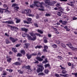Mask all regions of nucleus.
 Here are the masks:
<instances>
[{
	"instance_id": "1",
	"label": "nucleus",
	"mask_w": 77,
	"mask_h": 77,
	"mask_svg": "<svg viewBox=\"0 0 77 77\" xmlns=\"http://www.w3.org/2000/svg\"><path fill=\"white\" fill-rule=\"evenodd\" d=\"M34 3V5H30V8H33L34 6H36V7L37 8H39V7H40V8H38V9L39 10V11H44V7L42 6V5L44 4V3L43 2H42V3L39 2L37 1H35ZM39 5H41L40 7H39Z\"/></svg>"
},
{
	"instance_id": "2",
	"label": "nucleus",
	"mask_w": 77,
	"mask_h": 77,
	"mask_svg": "<svg viewBox=\"0 0 77 77\" xmlns=\"http://www.w3.org/2000/svg\"><path fill=\"white\" fill-rule=\"evenodd\" d=\"M31 11L29 9H28V10H25L23 11L22 12V14H25L26 12L27 13V15L29 17H34V15H32V14H30L31 12Z\"/></svg>"
},
{
	"instance_id": "3",
	"label": "nucleus",
	"mask_w": 77,
	"mask_h": 77,
	"mask_svg": "<svg viewBox=\"0 0 77 77\" xmlns=\"http://www.w3.org/2000/svg\"><path fill=\"white\" fill-rule=\"evenodd\" d=\"M38 66L39 67V68L36 70V71L38 73H39V72L42 71L44 69V68L43 66L40 65L39 66V65H38Z\"/></svg>"
},
{
	"instance_id": "4",
	"label": "nucleus",
	"mask_w": 77,
	"mask_h": 77,
	"mask_svg": "<svg viewBox=\"0 0 77 77\" xmlns=\"http://www.w3.org/2000/svg\"><path fill=\"white\" fill-rule=\"evenodd\" d=\"M27 37L28 39L29 40H32V41H35L36 39V36L34 35L33 37H32V38L31 37V36H30L29 35H27Z\"/></svg>"
},
{
	"instance_id": "5",
	"label": "nucleus",
	"mask_w": 77,
	"mask_h": 77,
	"mask_svg": "<svg viewBox=\"0 0 77 77\" xmlns=\"http://www.w3.org/2000/svg\"><path fill=\"white\" fill-rule=\"evenodd\" d=\"M10 39L11 41L12 42H15L18 41L17 38H14L12 37H10Z\"/></svg>"
},
{
	"instance_id": "6",
	"label": "nucleus",
	"mask_w": 77,
	"mask_h": 77,
	"mask_svg": "<svg viewBox=\"0 0 77 77\" xmlns=\"http://www.w3.org/2000/svg\"><path fill=\"white\" fill-rule=\"evenodd\" d=\"M30 34L31 36H32V37H33L34 36H35V35H37V36H39V37L41 36V35L38 33L34 34L32 32L30 33Z\"/></svg>"
},
{
	"instance_id": "7",
	"label": "nucleus",
	"mask_w": 77,
	"mask_h": 77,
	"mask_svg": "<svg viewBox=\"0 0 77 77\" xmlns=\"http://www.w3.org/2000/svg\"><path fill=\"white\" fill-rule=\"evenodd\" d=\"M66 45H68L69 48L72 49L73 51H74V50H77V48H74L72 46H69V43H68V44H66Z\"/></svg>"
},
{
	"instance_id": "8",
	"label": "nucleus",
	"mask_w": 77,
	"mask_h": 77,
	"mask_svg": "<svg viewBox=\"0 0 77 77\" xmlns=\"http://www.w3.org/2000/svg\"><path fill=\"white\" fill-rule=\"evenodd\" d=\"M45 2L47 5H50V4H51V3L50 2V0H46L45 1Z\"/></svg>"
},
{
	"instance_id": "9",
	"label": "nucleus",
	"mask_w": 77,
	"mask_h": 77,
	"mask_svg": "<svg viewBox=\"0 0 77 77\" xmlns=\"http://www.w3.org/2000/svg\"><path fill=\"white\" fill-rule=\"evenodd\" d=\"M44 49H43L44 52H46L47 51V49L48 48V47L47 46H45L44 47Z\"/></svg>"
},
{
	"instance_id": "10",
	"label": "nucleus",
	"mask_w": 77,
	"mask_h": 77,
	"mask_svg": "<svg viewBox=\"0 0 77 77\" xmlns=\"http://www.w3.org/2000/svg\"><path fill=\"white\" fill-rule=\"evenodd\" d=\"M14 12H17L18 11V9H19V7H14Z\"/></svg>"
},
{
	"instance_id": "11",
	"label": "nucleus",
	"mask_w": 77,
	"mask_h": 77,
	"mask_svg": "<svg viewBox=\"0 0 77 77\" xmlns=\"http://www.w3.org/2000/svg\"><path fill=\"white\" fill-rule=\"evenodd\" d=\"M13 65H21V63L19 62H16L13 63Z\"/></svg>"
},
{
	"instance_id": "12",
	"label": "nucleus",
	"mask_w": 77,
	"mask_h": 77,
	"mask_svg": "<svg viewBox=\"0 0 77 77\" xmlns=\"http://www.w3.org/2000/svg\"><path fill=\"white\" fill-rule=\"evenodd\" d=\"M52 27L53 29H55V33H56L57 34H59V32L57 31V29H56V28H54L53 27Z\"/></svg>"
},
{
	"instance_id": "13",
	"label": "nucleus",
	"mask_w": 77,
	"mask_h": 77,
	"mask_svg": "<svg viewBox=\"0 0 77 77\" xmlns=\"http://www.w3.org/2000/svg\"><path fill=\"white\" fill-rule=\"evenodd\" d=\"M44 42L45 43H47V38L46 37H45L43 38Z\"/></svg>"
},
{
	"instance_id": "14",
	"label": "nucleus",
	"mask_w": 77,
	"mask_h": 77,
	"mask_svg": "<svg viewBox=\"0 0 77 77\" xmlns=\"http://www.w3.org/2000/svg\"><path fill=\"white\" fill-rule=\"evenodd\" d=\"M5 23H7V24H14V22L12 21H11L5 22Z\"/></svg>"
},
{
	"instance_id": "15",
	"label": "nucleus",
	"mask_w": 77,
	"mask_h": 77,
	"mask_svg": "<svg viewBox=\"0 0 77 77\" xmlns=\"http://www.w3.org/2000/svg\"><path fill=\"white\" fill-rule=\"evenodd\" d=\"M21 30L23 31H24L25 32H27L28 30V29L26 28H21Z\"/></svg>"
},
{
	"instance_id": "16",
	"label": "nucleus",
	"mask_w": 77,
	"mask_h": 77,
	"mask_svg": "<svg viewBox=\"0 0 77 77\" xmlns=\"http://www.w3.org/2000/svg\"><path fill=\"white\" fill-rule=\"evenodd\" d=\"M36 59L38 61H42L43 60V59L40 57H37Z\"/></svg>"
},
{
	"instance_id": "17",
	"label": "nucleus",
	"mask_w": 77,
	"mask_h": 77,
	"mask_svg": "<svg viewBox=\"0 0 77 77\" xmlns=\"http://www.w3.org/2000/svg\"><path fill=\"white\" fill-rule=\"evenodd\" d=\"M37 31L40 33H41V34H42V33H43V31L42 30L38 29L37 30Z\"/></svg>"
},
{
	"instance_id": "18",
	"label": "nucleus",
	"mask_w": 77,
	"mask_h": 77,
	"mask_svg": "<svg viewBox=\"0 0 77 77\" xmlns=\"http://www.w3.org/2000/svg\"><path fill=\"white\" fill-rule=\"evenodd\" d=\"M26 56L27 57L28 59H29L31 58V57H32V55H29V54H27L26 55Z\"/></svg>"
},
{
	"instance_id": "19",
	"label": "nucleus",
	"mask_w": 77,
	"mask_h": 77,
	"mask_svg": "<svg viewBox=\"0 0 77 77\" xmlns=\"http://www.w3.org/2000/svg\"><path fill=\"white\" fill-rule=\"evenodd\" d=\"M42 48V46H37L35 47V48L37 49V48Z\"/></svg>"
},
{
	"instance_id": "20",
	"label": "nucleus",
	"mask_w": 77,
	"mask_h": 77,
	"mask_svg": "<svg viewBox=\"0 0 77 77\" xmlns=\"http://www.w3.org/2000/svg\"><path fill=\"white\" fill-rule=\"evenodd\" d=\"M66 23H67L66 21H63L62 22V24L63 25H65L66 24Z\"/></svg>"
},
{
	"instance_id": "21",
	"label": "nucleus",
	"mask_w": 77,
	"mask_h": 77,
	"mask_svg": "<svg viewBox=\"0 0 77 77\" xmlns=\"http://www.w3.org/2000/svg\"><path fill=\"white\" fill-rule=\"evenodd\" d=\"M12 50L14 52V53H16V52H17V48H12Z\"/></svg>"
},
{
	"instance_id": "22",
	"label": "nucleus",
	"mask_w": 77,
	"mask_h": 77,
	"mask_svg": "<svg viewBox=\"0 0 77 77\" xmlns=\"http://www.w3.org/2000/svg\"><path fill=\"white\" fill-rule=\"evenodd\" d=\"M57 2L56 1H52L51 2V3L50 5H53V4H56Z\"/></svg>"
},
{
	"instance_id": "23",
	"label": "nucleus",
	"mask_w": 77,
	"mask_h": 77,
	"mask_svg": "<svg viewBox=\"0 0 77 77\" xmlns=\"http://www.w3.org/2000/svg\"><path fill=\"white\" fill-rule=\"evenodd\" d=\"M11 60H12V59L11 58H9L7 60L8 62H9V63H10L11 61Z\"/></svg>"
},
{
	"instance_id": "24",
	"label": "nucleus",
	"mask_w": 77,
	"mask_h": 77,
	"mask_svg": "<svg viewBox=\"0 0 77 77\" xmlns=\"http://www.w3.org/2000/svg\"><path fill=\"white\" fill-rule=\"evenodd\" d=\"M62 74H65L66 73V71L65 70H63L62 71Z\"/></svg>"
},
{
	"instance_id": "25",
	"label": "nucleus",
	"mask_w": 77,
	"mask_h": 77,
	"mask_svg": "<svg viewBox=\"0 0 77 77\" xmlns=\"http://www.w3.org/2000/svg\"><path fill=\"white\" fill-rule=\"evenodd\" d=\"M16 23H18L20 21V20L19 19H18L17 18H16Z\"/></svg>"
},
{
	"instance_id": "26",
	"label": "nucleus",
	"mask_w": 77,
	"mask_h": 77,
	"mask_svg": "<svg viewBox=\"0 0 77 77\" xmlns=\"http://www.w3.org/2000/svg\"><path fill=\"white\" fill-rule=\"evenodd\" d=\"M28 47V44L25 43V46L24 47V48L26 47V48H27V47Z\"/></svg>"
},
{
	"instance_id": "27",
	"label": "nucleus",
	"mask_w": 77,
	"mask_h": 77,
	"mask_svg": "<svg viewBox=\"0 0 77 77\" xmlns=\"http://www.w3.org/2000/svg\"><path fill=\"white\" fill-rule=\"evenodd\" d=\"M52 46L54 48H57V45H56V44L53 45H52Z\"/></svg>"
},
{
	"instance_id": "28",
	"label": "nucleus",
	"mask_w": 77,
	"mask_h": 77,
	"mask_svg": "<svg viewBox=\"0 0 77 77\" xmlns=\"http://www.w3.org/2000/svg\"><path fill=\"white\" fill-rule=\"evenodd\" d=\"M20 52H21V53L22 54H25V51L24 50H21L20 51Z\"/></svg>"
},
{
	"instance_id": "29",
	"label": "nucleus",
	"mask_w": 77,
	"mask_h": 77,
	"mask_svg": "<svg viewBox=\"0 0 77 77\" xmlns=\"http://www.w3.org/2000/svg\"><path fill=\"white\" fill-rule=\"evenodd\" d=\"M48 61H47V59H45V61L43 62V63H46Z\"/></svg>"
},
{
	"instance_id": "30",
	"label": "nucleus",
	"mask_w": 77,
	"mask_h": 77,
	"mask_svg": "<svg viewBox=\"0 0 77 77\" xmlns=\"http://www.w3.org/2000/svg\"><path fill=\"white\" fill-rule=\"evenodd\" d=\"M11 29L13 31L14 30V29H15V27L14 26H11Z\"/></svg>"
},
{
	"instance_id": "31",
	"label": "nucleus",
	"mask_w": 77,
	"mask_h": 77,
	"mask_svg": "<svg viewBox=\"0 0 77 77\" xmlns=\"http://www.w3.org/2000/svg\"><path fill=\"white\" fill-rule=\"evenodd\" d=\"M50 66V65L49 64H46L45 65V68H46L47 67H49Z\"/></svg>"
},
{
	"instance_id": "32",
	"label": "nucleus",
	"mask_w": 77,
	"mask_h": 77,
	"mask_svg": "<svg viewBox=\"0 0 77 77\" xmlns=\"http://www.w3.org/2000/svg\"><path fill=\"white\" fill-rule=\"evenodd\" d=\"M61 46H62V47L63 48H65L66 47V46H65V44L62 43L61 44Z\"/></svg>"
},
{
	"instance_id": "33",
	"label": "nucleus",
	"mask_w": 77,
	"mask_h": 77,
	"mask_svg": "<svg viewBox=\"0 0 77 77\" xmlns=\"http://www.w3.org/2000/svg\"><path fill=\"white\" fill-rule=\"evenodd\" d=\"M3 73V75H6V74H7V72H6V71H4Z\"/></svg>"
},
{
	"instance_id": "34",
	"label": "nucleus",
	"mask_w": 77,
	"mask_h": 77,
	"mask_svg": "<svg viewBox=\"0 0 77 77\" xmlns=\"http://www.w3.org/2000/svg\"><path fill=\"white\" fill-rule=\"evenodd\" d=\"M44 72L46 74H47L48 72V70L46 69L45 70Z\"/></svg>"
},
{
	"instance_id": "35",
	"label": "nucleus",
	"mask_w": 77,
	"mask_h": 77,
	"mask_svg": "<svg viewBox=\"0 0 77 77\" xmlns=\"http://www.w3.org/2000/svg\"><path fill=\"white\" fill-rule=\"evenodd\" d=\"M32 69H28V71L29 72H32Z\"/></svg>"
},
{
	"instance_id": "36",
	"label": "nucleus",
	"mask_w": 77,
	"mask_h": 77,
	"mask_svg": "<svg viewBox=\"0 0 77 77\" xmlns=\"http://www.w3.org/2000/svg\"><path fill=\"white\" fill-rule=\"evenodd\" d=\"M38 75H44V74L43 73H40L38 74Z\"/></svg>"
},
{
	"instance_id": "37",
	"label": "nucleus",
	"mask_w": 77,
	"mask_h": 77,
	"mask_svg": "<svg viewBox=\"0 0 77 77\" xmlns=\"http://www.w3.org/2000/svg\"><path fill=\"white\" fill-rule=\"evenodd\" d=\"M55 42L57 44H59L60 43V41H59V40H56L55 41Z\"/></svg>"
},
{
	"instance_id": "38",
	"label": "nucleus",
	"mask_w": 77,
	"mask_h": 77,
	"mask_svg": "<svg viewBox=\"0 0 77 77\" xmlns=\"http://www.w3.org/2000/svg\"><path fill=\"white\" fill-rule=\"evenodd\" d=\"M17 71L18 72H19L20 74H23V71H21L20 70H17Z\"/></svg>"
},
{
	"instance_id": "39",
	"label": "nucleus",
	"mask_w": 77,
	"mask_h": 77,
	"mask_svg": "<svg viewBox=\"0 0 77 77\" xmlns=\"http://www.w3.org/2000/svg\"><path fill=\"white\" fill-rule=\"evenodd\" d=\"M6 44H9V40L8 39H6Z\"/></svg>"
},
{
	"instance_id": "40",
	"label": "nucleus",
	"mask_w": 77,
	"mask_h": 77,
	"mask_svg": "<svg viewBox=\"0 0 77 77\" xmlns=\"http://www.w3.org/2000/svg\"><path fill=\"white\" fill-rule=\"evenodd\" d=\"M16 6H18V5H17L15 4H14L12 5V7H14Z\"/></svg>"
},
{
	"instance_id": "41",
	"label": "nucleus",
	"mask_w": 77,
	"mask_h": 77,
	"mask_svg": "<svg viewBox=\"0 0 77 77\" xmlns=\"http://www.w3.org/2000/svg\"><path fill=\"white\" fill-rule=\"evenodd\" d=\"M28 21L29 22H30V21H32V19L31 18H28L27 19Z\"/></svg>"
},
{
	"instance_id": "42",
	"label": "nucleus",
	"mask_w": 77,
	"mask_h": 77,
	"mask_svg": "<svg viewBox=\"0 0 77 77\" xmlns=\"http://www.w3.org/2000/svg\"><path fill=\"white\" fill-rule=\"evenodd\" d=\"M21 56H22V55H21L20 53H18L17 55V56L18 57Z\"/></svg>"
},
{
	"instance_id": "43",
	"label": "nucleus",
	"mask_w": 77,
	"mask_h": 77,
	"mask_svg": "<svg viewBox=\"0 0 77 77\" xmlns=\"http://www.w3.org/2000/svg\"><path fill=\"white\" fill-rule=\"evenodd\" d=\"M23 23H26L27 24H29V22H28L26 21H23Z\"/></svg>"
},
{
	"instance_id": "44",
	"label": "nucleus",
	"mask_w": 77,
	"mask_h": 77,
	"mask_svg": "<svg viewBox=\"0 0 77 77\" xmlns=\"http://www.w3.org/2000/svg\"><path fill=\"white\" fill-rule=\"evenodd\" d=\"M57 14L58 15H59V16H61V13L60 12H58L57 13Z\"/></svg>"
},
{
	"instance_id": "45",
	"label": "nucleus",
	"mask_w": 77,
	"mask_h": 77,
	"mask_svg": "<svg viewBox=\"0 0 77 77\" xmlns=\"http://www.w3.org/2000/svg\"><path fill=\"white\" fill-rule=\"evenodd\" d=\"M27 35L26 34H22V36L23 37H26V36Z\"/></svg>"
},
{
	"instance_id": "46",
	"label": "nucleus",
	"mask_w": 77,
	"mask_h": 77,
	"mask_svg": "<svg viewBox=\"0 0 77 77\" xmlns=\"http://www.w3.org/2000/svg\"><path fill=\"white\" fill-rule=\"evenodd\" d=\"M45 15H46V17H50V14H45Z\"/></svg>"
},
{
	"instance_id": "47",
	"label": "nucleus",
	"mask_w": 77,
	"mask_h": 77,
	"mask_svg": "<svg viewBox=\"0 0 77 77\" xmlns=\"http://www.w3.org/2000/svg\"><path fill=\"white\" fill-rule=\"evenodd\" d=\"M77 20V17H74L72 18L73 20Z\"/></svg>"
},
{
	"instance_id": "48",
	"label": "nucleus",
	"mask_w": 77,
	"mask_h": 77,
	"mask_svg": "<svg viewBox=\"0 0 77 77\" xmlns=\"http://www.w3.org/2000/svg\"><path fill=\"white\" fill-rule=\"evenodd\" d=\"M55 75L56 77H59V75L57 73H56L55 74Z\"/></svg>"
},
{
	"instance_id": "49",
	"label": "nucleus",
	"mask_w": 77,
	"mask_h": 77,
	"mask_svg": "<svg viewBox=\"0 0 77 77\" xmlns=\"http://www.w3.org/2000/svg\"><path fill=\"white\" fill-rule=\"evenodd\" d=\"M57 57L58 58V59H61L62 58V57L61 56H58Z\"/></svg>"
},
{
	"instance_id": "50",
	"label": "nucleus",
	"mask_w": 77,
	"mask_h": 77,
	"mask_svg": "<svg viewBox=\"0 0 77 77\" xmlns=\"http://www.w3.org/2000/svg\"><path fill=\"white\" fill-rule=\"evenodd\" d=\"M34 26H35V27H38V24L36 23H35L34 24Z\"/></svg>"
},
{
	"instance_id": "51",
	"label": "nucleus",
	"mask_w": 77,
	"mask_h": 77,
	"mask_svg": "<svg viewBox=\"0 0 77 77\" xmlns=\"http://www.w3.org/2000/svg\"><path fill=\"white\" fill-rule=\"evenodd\" d=\"M37 54L36 53H32L31 54V56H35Z\"/></svg>"
},
{
	"instance_id": "52",
	"label": "nucleus",
	"mask_w": 77,
	"mask_h": 77,
	"mask_svg": "<svg viewBox=\"0 0 77 77\" xmlns=\"http://www.w3.org/2000/svg\"><path fill=\"white\" fill-rule=\"evenodd\" d=\"M41 53L39 52L38 54V56H41Z\"/></svg>"
},
{
	"instance_id": "53",
	"label": "nucleus",
	"mask_w": 77,
	"mask_h": 77,
	"mask_svg": "<svg viewBox=\"0 0 77 77\" xmlns=\"http://www.w3.org/2000/svg\"><path fill=\"white\" fill-rule=\"evenodd\" d=\"M8 9V7L7 8V10H6V11H5V12H8V13H9L10 12L9 11L7 10Z\"/></svg>"
},
{
	"instance_id": "54",
	"label": "nucleus",
	"mask_w": 77,
	"mask_h": 77,
	"mask_svg": "<svg viewBox=\"0 0 77 77\" xmlns=\"http://www.w3.org/2000/svg\"><path fill=\"white\" fill-rule=\"evenodd\" d=\"M60 2H66L67 0H60Z\"/></svg>"
},
{
	"instance_id": "55",
	"label": "nucleus",
	"mask_w": 77,
	"mask_h": 77,
	"mask_svg": "<svg viewBox=\"0 0 77 77\" xmlns=\"http://www.w3.org/2000/svg\"><path fill=\"white\" fill-rule=\"evenodd\" d=\"M41 58L42 59H44V58H45V56H42L41 57Z\"/></svg>"
},
{
	"instance_id": "56",
	"label": "nucleus",
	"mask_w": 77,
	"mask_h": 77,
	"mask_svg": "<svg viewBox=\"0 0 77 77\" xmlns=\"http://www.w3.org/2000/svg\"><path fill=\"white\" fill-rule=\"evenodd\" d=\"M61 69H65V68L63 67H61Z\"/></svg>"
},
{
	"instance_id": "57",
	"label": "nucleus",
	"mask_w": 77,
	"mask_h": 77,
	"mask_svg": "<svg viewBox=\"0 0 77 77\" xmlns=\"http://www.w3.org/2000/svg\"><path fill=\"white\" fill-rule=\"evenodd\" d=\"M44 21H45V22H47V21H48V19H45Z\"/></svg>"
},
{
	"instance_id": "58",
	"label": "nucleus",
	"mask_w": 77,
	"mask_h": 77,
	"mask_svg": "<svg viewBox=\"0 0 77 77\" xmlns=\"http://www.w3.org/2000/svg\"><path fill=\"white\" fill-rule=\"evenodd\" d=\"M35 63H39V62H38V61H35V62H34Z\"/></svg>"
},
{
	"instance_id": "59",
	"label": "nucleus",
	"mask_w": 77,
	"mask_h": 77,
	"mask_svg": "<svg viewBox=\"0 0 77 77\" xmlns=\"http://www.w3.org/2000/svg\"><path fill=\"white\" fill-rule=\"evenodd\" d=\"M68 65L69 66H71V63H68Z\"/></svg>"
},
{
	"instance_id": "60",
	"label": "nucleus",
	"mask_w": 77,
	"mask_h": 77,
	"mask_svg": "<svg viewBox=\"0 0 77 77\" xmlns=\"http://www.w3.org/2000/svg\"><path fill=\"white\" fill-rule=\"evenodd\" d=\"M20 44H17L16 45V47H18L20 46Z\"/></svg>"
},
{
	"instance_id": "61",
	"label": "nucleus",
	"mask_w": 77,
	"mask_h": 77,
	"mask_svg": "<svg viewBox=\"0 0 77 77\" xmlns=\"http://www.w3.org/2000/svg\"><path fill=\"white\" fill-rule=\"evenodd\" d=\"M9 71L10 72H12V71H13V70H12V69H9Z\"/></svg>"
},
{
	"instance_id": "62",
	"label": "nucleus",
	"mask_w": 77,
	"mask_h": 77,
	"mask_svg": "<svg viewBox=\"0 0 77 77\" xmlns=\"http://www.w3.org/2000/svg\"><path fill=\"white\" fill-rule=\"evenodd\" d=\"M60 4H57L56 5V6L57 7H59V6H60Z\"/></svg>"
},
{
	"instance_id": "63",
	"label": "nucleus",
	"mask_w": 77,
	"mask_h": 77,
	"mask_svg": "<svg viewBox=\"0 0 77 77\" xmlns=\"http://www.w3.org/2000/svg\"><path fill=\"white\" fill-rule=\"evenodd\" d=\"M5 36H9V35H8V33H5Z\"/></svg>"
},
{
	"instance_id": "64",
	"label": "nucleus",
	"mask_w": 77,
	"mask_h": 77,
	"mask_svg": "<svg viewBox=\"0 0 77 77\" xmlns=\"http://www.w3.org/2000/svg\"><path fill=\"white\" fill-rule=\"evenodd\" d=\"M30 66H27V69H30Z\"/></svg>"
}]
</instances>
